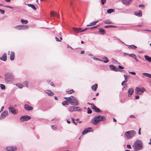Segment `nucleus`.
<instances>
[{"mask_svg":"<svg viewBox=\"0 0 151 151\" xmlns=\"http://www.w3.org/2000/svg\"><path fill=\"white\" fill-rule=\"evenodd\" d=\"M0 12L1 14H4L5 11L3 10L0 9Z\"/></svg>","mask_w":151,"mask_h":151,"instance_id":"obj_55","label":"nucleus"},{"mask_svg":"<svg viewBox=\"0 0 151 151\" xmlns=\"http://www.w3.org/2000/svg\"><path fill=\"white\" fill-rule=\"evenodd\" d=\"M47 82H49L51 86H54V84H53V83L52 82H51L50 80H48Z\"/></svg>","mask_w":151,"mask_h":151,"instance_id":"obj_50","label":"nucleus"},{"mask_svg":"<svg viewBox=\"0 0 151 151\" xmlns=\"http://www.w3.org/2000/svg\"><path fill=\"white\" fill-rule=\"evenodd\" d=\"M129 73L131 74H132V75H136V73L134 72H133V71H132V72H129Z\"/></svg>","mask_w":151,"mask_h":151,"instance_id":"obj_58","label":"nucleus"},{"mask_svg":"<svg viewBox=\"0 0 151 151\" xmlns=\"http://www.w3.org/2000/svg\"><path fill=\"white\" fill-rule=\"evenodd\" d=\"M98 22H99V21H95L94 22H91L90 23V24H89L87 25L86 26H93V25H95L96 24V23H97Z\"/></svg>","mask_w":151,"mask_h":151,"instance_id":"obj_30","label":"nucleus"},{"mask_svg":"<svg viewBox=\"0 0 151 151\" xmlns=\"http://www.w3.org/2000/svg\"><path fill=\"white\" fill-rule=\"evenodd\" d=\"M122 3L125 5H129L132 2V0H122Z\"/></svg>","mask_w":151,"mask_h":151,"instance_id":"obj_14","label":"nucleus"},{"mask_svg":"<svg viewBox=\"0 0 151 151\" xmlns=\"http://www.w3.org/2000/svg\"><path fill=\"white\" fill-rule=\"evenodd\" d=\"M136 134V132L133 130H131L126 132L124 134V135L127 139H131Z\"/></svg>","mask_w":151,"mask_h":151,"instance_id":"obj_4","label":"nucleus"},{"mask_svg":"<svg viewBox=\"0 0 151 151\" xmlns=\"http://www.w3.org/2000/svg\"><path fill=\"white\" fill-rule=\"evenodd\" d=\"M71 119L72 120L73 122V123L75 124L76 125L77 124V123L75 121V119L74 118H72V117L71 118Z\"/></svg>","mask_w":151,"mask_h":151,"instance_id":"obj_54","label":"nucleus"},{"mask_svg":"<svg viewBox=\"0 0 151 151\" xmlns=\"http://www.w3.org/2000/svg\"><path fill=\"white\" fill-rule=\"evenodd\" d=\"M134 92V89L132 88H130L128 90V96L130 97L132 94Z\"/></svg>","mask_w":151,"mask_h":151,"instance_id":"obj_16","label":"nucleus"},{"mask_svg":"<svg viewBox=\"0 0 151 151\" xmlns=\"http://www.w3.org/2000/svg\"><path fill=\"white\" fill-rule=\"evenodd\" d=\"M10 60L11 61L13 60L15 58V53L13 51H11L10 57Z\"/></svg>","mask_w":151,"mask_h":151,"instance_id":"obj_17","label":"nucleus"},{"mask_svg":"<svg viewBox=\"0 0 151 151\" xmlns=\"http://www.w3.org/2000/svg\"><path fill=\"white\" fill-rule=\"evenodd\" d=\"M139 96L138 95H136L135 96V99H139Z\"/></svg>","mask_w":151,"mask_h":151,"instance_id":"obj_64","label":"nucleus"},{"mask_svg":"<svg viewBox=\"0 0 151 151\" xmlns=\"http://www.w3.org/2000/svg\"><path fill=\"white\" fill-rule=\"evenodd\" d=\"M127 80H124V81H122L121 83V85L122 86H123L124 85V83H127Z\"/></svg>","mask_w":151,"mask_h":151,"instance_id":"obj_48","label":"nucleus"},{"mask_svg":"<svg viewBox=\"0 0 151 151\" xmlns=\"http://www.w3.org/2000/svg\"><path fill=\"white\" fill-rule=\"evenodd\" d=\"M134 14L136 16L139 17H141L142 16V13L140 11H139V12H135Z\"/></svg>","mask_w":151,"mask_h":151,"instance_id":"obj_24","label":"nucleus"},{"mask_svg":"<svg viewBox=\"0 0 151 151\" xmlns=\"http://www.w3.org/2000/svg\"><path fill=\"white\" fill-rule=\"evenodd\" d=\"M51 16H55L57 17H59V15L57 13L54 12H51Z\"/></svg>","mask_w":151,"mask_h":151,"instance_id":"obj_28","label":"nucleus"},{"mask_svg":"<svg viewBox=\"0 0 151 151\" xmlns=\"http://www.w3.org/2000/svg\"><path fill=\"white\" fill-rule=\"evenodd\" d=\"M27 5L29 7H31L32 9L35 10H36V8L35 6L33 4H27Z\"/></svg>","mask_w":151,"mask_h":151,"instance_id":"obj_31","label":"nucleus"},{"mask_svg":"<svg viewBox=\"0 0 151 151\" xmlns=\"http://www.w3.org/2000/svg\"><path fill=\"white\" fill-rule=\"evenodd\" d=\"M64 98L66 99V101L70 102L71 100L70 96L69 97H64Z\"/></svg>","mask_w":151,"mask_h":151,"instance_id":"obj_36","label":"nucleus"},{"mask_svg":"<svg viewBox=\"0 0 151 151\" xmlns=\"http://www.w3.org/2000/svg\"><path fill=\"white\" fill-rule=\"evenodd\" d=\"M127 146L128 148L129 149H131L132 148V147L129 144L127 145Z\"/></svg>","mask_w":151,"mask_h":151,"instance_id":"obj_59","label":"nucleus"},{"mask_svg":"<svg viewBox=\"0 0 151 151\" xmlns=\"http://www.w3.org/2000/svg\"><path fill=\"white\" fill-rule=\"evenodd\" d=\"M118 68L119 69V70H121V69H124V68L122 66L119 65H118Z\"/></svg>","mask_w":151,"mask_h":151,"instance_id":"obj_52","label":"nucleus"},{"mask_svg":"<svg viewBox=\"0 0 151 151\" xmlns=\"http://www.w3.org/2000/svg\"><path fill=\"white\" fill-rule=\"evenodd\" d=\"M104 22L105 24H111V22L109 20L107 19L106 20L104 21Z\"/></svg>","mask_w":151,"mask_h":151,"instance_id":"obj_42","label":"nucleus"},{"mask_svg":"<svg viewBox=\"0 0 151 151\" xmlns=\"http://www.w3.org/2000/svg\"><path fill=\"white\" fill-rule=\"evenodd\" d=\"M76 109H78L77 107L71 106L69 108L68 110L70 112H72L76 111Z\"/></svg>","mask_w":151,"mask_h":151,"instance_id":"obj_18","label":"nucleus"},{"mask_svg":"<svg viewBox=\"0 0 151 151\" xmlns=\"http://www.w3.org/2000/svg\"><path fill=\"white\" fill-rule=\"evenodd\" d=\"M99 32L100 34L103 35L105 33V31L104 29L100 28L99 29Z\"/></svg>","mask_w":151,"mask_h":151,"instance_id":"obj_26","label":"nucleus"},{"mask_svg":"<svg viewBox=\"0 0 151 151\" xmlns=\"http://www.w3.org/2000/svg\"><path fill=\"white\" fill-rule=\"evenodd\" d=\"M142 75H143L146 77H147L148 78H151V74H150L149 73H142Z\"/></svg>","mask_w":151,"mask_h":151,"instance_id":"obj_25","label":"nucleus"},{"mask_svg":"<svg viewBox=\"0 0 151 151\" xmlns=\"http://www.w3.org/2000/svg\"><path fill=\"white\" fill-rule=\"evenodd\" d=\"M31 119V117L28 115H26L21 116L20 120L21 122H23L25 121H27Z\"/></svg>","mask_w":151,"mask_h":151,"instance_id":"obj_7","label":"nucleus"},{"mask_svg":"<svg viewBox=\"0 0 151 151\" xmlns=\"http://www.w3.org/2000/svg\"><path fill=\"white\" fill-rule=\"evenodd\" d=\"M109 68L111 70H112L113 71H116V72H117V71L122 72V71H124V70H119V69L118 68H116L115 66H114L112 65H109Z\"/></svg>","mask_w":151,"mask_h":151,"instance_id":"obj_10","label":"nucleus"},{"mask_svg":"<svg viewBox=\"0 0 151 151\" xmlns=\"http://www.w3.org/2000/svg\"><path fill=\"white\" fill-rule=\"evenodd\" d=\"M74 91L72 89V90H70V91H67V92L68 93V94H72L73 92Z\"/></svg>","mask_w":151,"mask_h":151,"instance_id":"obj_46","label":"nucleus"},{"mask_svg":"<svg viewBox=\"0 0 151 151\" xmlns=\"http://www.w3.org/2000/svg\"><path fill=\"white\" fill-rule=\"evenodd\" d=\"M21 22L23 24H26L28 22L27 20H25L23 19H21Z\"/></svg>","mask_w":151,"mask_h":151,"instance_id":"obj_35","label":"nucleus"},{"mask_svg":"<svg viewBox=\"0 0 151 151\" xmlns=\"http://www.w3.org/2000/svg\"><path fill=\"white\" fill-rule=\"evenodd\" d=\"M116 26H114V25H106L104 27L105 28H108L109 27H116Z\"/></svg>","mask_w":151,"mask_h":151,"instance_id":"obj_43","label":"nucleus"},{"mask_svg":"<svg viewBox=\"0 0 151 151\" xmlns=\"http://www.w3.org/2000/svg\"><path fill=\"white\" fill-rule=\"evenodd\" d=\"M9 111L11 112L12 114H17L16 110L14 109L13 107H9Z\"/></svg>","mask_w":151,"mask_h":151,"instance_id":"obj_20","label":"nucleus"},{"mask_svg":"<svg viewBox=\"0 0 151 151\" xmlns=\"http://www.w3.org/2000/svg\"><path fill=\"white\" fill-rule=\"evenodd\" d=\"M5 82L7 84L12 82L14 79L13 75L11 73H6L5 74Z\"/></svg>","mask_w":151,"mask_h":151,"instance_id":"obj_3","label":"nucleus"},{"mask_svg":"<svg viewBox=\"0 0 151 151\" xmlns=\"http://www.w3.org/2000/svg\"><path fill=\"white\" fill-rule=\"evenodd\" d=\"M112 62L114 63H118V62L117 60H115V59H114L113 58L112 59Z\"/></svg>","mask_w":151,"mask_h":151,"instance_id":"obj_53","label":"nucleus"},{"mask_svg":"<svg viewBox=\"0 0 151 151\" xmlns=\"http://www.w3.org/2000/svg\"><path fill=\"white\" fill-rule=\"evenodd\" d=\"M106 118L103 116L99 115L97 116H95L93 118V121H91L92 124L94 125L97 124L100 121H104L106 120Z\"/></svg>","mask_w":151,"mask_h":151,"instance_id":"obj_2","label":"nucleus"},{"mask_svg":"<svg viewBox=\"0 0 151 151\" xmlns=\"http://www.w3.org/2000/svg\"><path fill=\"white\" fill-rule=\"evenodd\" d=\"M92 105L93 106H92V109L94 111L96 112H101V111L99 108H98L97 107H96V106L94 105V104H93Z\"/></svg>","mask_w":151,"mask_h":151,"instance_id":"obj_12","label":"nucleus"},{"mask_svg":"<svg viewBox=\"0 0 151 151\" xmlns=\"http://www.w3.org/2000/svg\"><path fill=\"white\" fill-rule=\"evenodd\" d=\"M124 86L122 88V90H124V88L126 87H127V84H125L124 85Z\"/></svg>","mask_w":151,"mask_h":151,"instance_id":"obj_63","label":"nucleus"},{"mask_svg":"<svg viewBox=\"0 0 151 151\" xmlns=\"http://www.w3.org/2000/svg\"><path fill=\"white\" fill-rule=\"evenodd\" d=\"M124 80H127V79L128 78V77H129V76L127 75H124Z\"/></svg>","mask_w":151,"mask_h":151,"instance_id":"obj_57","label":"nucleus"},{"mask_svg":"<svg viewBox=\"0 0 151 151\" xmlns=\"http://www.w3.org/2000/svg\"><path fill=\"white\" fill-rule=\"evenodd\" d=\"M6 150L8 151H12L11 147H7L6 148Z\"/></svg>","mask_w":151,"mask_h":151,"instance_id":"obj_47","label":"nucleus"},{"mask_svg":"<svg viewBox=\"0 0 151 151\" xmlns=\"http://www.w3.org/2000/svg\"><path fill=\"white\" fill-rule=\"evenodd\" d=\"M70 97L71 98V101H76V102H78L76 99L74 97L72 96Z\"/></svg>","mask_w":151,"mask_h":151,"instance_id":"obj_37","label":"nucleus"},{"mask_svg":"<svg viewBox=\"0 0 151 151\" xmlns=\"http://www.w3.org/2000/svg\"><path fill=\"white\" fill-rule=\"evenodd\" d=\"M55 39H56V40L57 42H61V41L57 37H55Z\"/></svg>","mask_w":151,"mask_h":151,"instance_id":"obj_61","label":"nucleus"},{"mask_svg":"<svg viewBox=\"0 0 151 151\" xmlns=\"http://www.w3.org/2000/svg\"><path fill=\"white\" fill-rule=\"evenodd\" d=\"M77 108H78V109H76V111H81V109L79 107H77Z\"/></svg>","mask_w":151,"mask_h":151,"instance_id":"obj_62","label":"nucleus"},{"mask_svg":"<svg viewBox=\"0 0 151 151\" xmlns=\"http://www.w3.org/2000/svg\"><path fill=\"white\" fill-rule=\"evenodd\" d=\"M4 6L5 7L9 8L11 9H12L13 8V7H11L10 6H9V5H6L5 6Z\"/></svg>","mask_w":151,"mask_h":151,"instance_id":"obj_51","label":"nucleus"},{"mask_svg":"<svg viewBox=\"0 0 151 151\" xmlns=\"http://www.w3.org/2000/svg\"><path fill=\"white\" fill-rule=\"evenodd\" d=\"M91 129L92 128L91 127H88L85 129L82 132V134H85L88 132H91Z\"/></svg>","mask_w":151,"mask_h":151,"instance_id":"obj_13","label":"nucleus"},{"mask_svg":"<svg viewBox=\"0 0 151 151\" xmlns=\"http://www.w3.org/2000/svg\"><path fill=\"white\" fill-rule=\"evenodd\" d=\"M0 87L3 90H4L5 89V86L4 85L2 84H0Z\"/></svg>","mask_w":151,"mask_h":151,"instance_id":"obj_45","label":"nucleus"},{"mask_svg":"<svg viewBox=\"0 0 151 151\" xmlns=\"http://www.w3.org/2000/svg\"><path fill=\"white\" fill-rule=\"evenodd\" d=\"M99 26V25H97L95 26L91 27L89 28V29H93L96 28L98 27Z\"/></svg>","mask_w":151,"mask_h":151,"instance_id":"obj_49","label":"nucleus"},{"mask_svg":"<svg viewBox=\"0 0 151 151\" xmlns=\"http://www.w3.org/2000/svg\"><path fill=\"white\" fill-rule=\"evenodd\" d=\"M101 4H104L106 2V0H101Z\"/></svg>","mask_w":151,"mask_h":151,"instance_id":"obj_56","label":"nucleus"},{"mask_svg":"<svg viewBox=\"0 0 151 151\" xmlns=\"http://www.w3.org/2000/svg\"><path fill=\"white\" fill-rule=\"evenodd\" d=\"M69 102L70 104L72 105L77 106L78 104V102H76V101H72L70 100Z\"/></svg>","mask_w":151,"mask_h":151,"instance_id":"obj_27","label":"nucleus"},{"mask_svg":"<svg viewBox=\"0 0 151 151\" xmlns=\"http://www.w3.org/2000/svg\"><path fill=\"white\" fill-rule=\"evenodd\" d=\"M128 56L134 59H135V58H136V55L135 54L132 53L129 54Z\"/></svg>","mask_w":151,"mask_h":151,"instance_id":"obj_34","label":"nucleus"},{"mask_svg":"<svg viewBox=\"0 0 151 151\" xmlns=\"http://www.w3.org/2000/svg\"><path fill=\"white\" fill-rule=\"evenodd\" d=\"M146 91L145 89L144 88H140V92L141 93H143L144 92H145Z\"/></svg>","mask_w":151,"mask_h":151,"instance_id":"obj_40","label":"nucleus"},{"mask_svg":"<svg viewBox=\"0 0 151 151\" xmlns=\"http://www.w3.org/2000/svg\"><path fill=\"white\" fill-rule=\"evenodd\" d=\"M8 115V111H4L1 114L0 117V119L2 120L4 119Z\"/></svg>","mask_w":151,"mask_h":151,"instance_id":"obj_9","label":"nucleus"},{"mask_svg":"<svg viewBox=\"0 0 151 151\" xmlns=\"http://www.w3.org/2000/svg\"><path fill=\"white\" fill-rule=\"evenodd\" d=\"M98 87V84L96 83L95 84L93 85H92L91 87V88L94 91H96Z\"/></svg>","mask_w":151,"mask_h":151,"instance_id":"obj_22","label":"nucleus"},{"mask_svg":"<svg viewBox=\"0 0 151 151\" xmlns=\"http://www.w3.org/2000/svg\"><path fill=\"white\" fill-rule=\"evenodd\" d=\"M24 107L26 110L28 111H29L33 109V107H32L30 106L28 104H24Z\"/></svg>","mask_w":151,"mask_h":151,"instance_id":"obj_11","label":"nucleus"},{"mask_svg":"<svg viewBox=\"0 0 151 151\" xmlns=\"http://www.w3.org/2000/svg\"><path fill=\"white\" fill-rule=\"evenodd\" d=\"M114 12V10L112 9H109L107 10V12L108 14H110Z\"/></svg>","mask_w":151,"mask_h":151,"instance_id":"obj_33","label":"nucleus"},{"mask_svg":"<svg viewBox=\"0 0 151 151\" xmlns=\"http://www.w3.org/2000/svg\"><path fill=\"white\" fill-rule=\"evenodd\" d=\"M87 112L88 114H91L92 112V110L90 109L89 107L87 108Z\"/></svg>","mask_w":151,"mask_h":151,"instance_id":"obj_41","label":"nucleus"},{"mask_svg":"<svg viewBox=\"0 0 151 151\" xmlns=\"http://www.w3.org/2000/svg\"><path fill=\"white\" fill-rule=\"evenodd\" d=\"M14 28L17 30H21L27 29L29 27L28 26L26 25H19L16 26Z\"/></svg>","mask_w":151,"mask_h":151,"instance_id":"obj_5","label":"nucleus"},{"mask_svg":"<svg viewBox=\"0 0 151 151\" xmlns=\"http://www.w3.org/2000/svg\"><path fill=\"white\" fill-rule=\"evenodd\" d=\"M23 84H24L25 86L27 88L28 87V81H25L23 82Z\"/></svg>","mask_w":151,"mask_h":151,"instance_id":"obj_38","label":"nucleus"},{"mask_svg":"<svg viewBox=\"0 0 151 151\" xmlns=\"http://www.w3.org/2000/svg\"><path fill=\"white\" fill-rule=\"evenodd\" d=\"M135 93L136 94L140 95L141 93L140 92V88L139 87H137L135 90Z\"/></svg>","mask_w":151,"mask_h":151,"instance_id":"obj_21","label":"nucleus"},{"mask_svg":"<svg viewBox=\"0 0 151 151\" xmlns=\"http://www.w3.org/2000/svg\"><path fill=\"white\" fill-rule=\"evenodd\" d=\"M88 29H89V28H86L83 29H82L81 28H76L73 27V29L76 33H78L81 32L85 31Z\"/></svg>","mask_w":151,"mask_h":151,"instance_id":"obj_6","label":"nucleus"},{"mask_svg":"<svg viewBox=\"0 0 151 151\" xmlns=\"http://www.w3.org/2000/svg\"><path fill=\"white\" fill-rule=\"evenodd\" d=\"M16 86L20 88H22L23 87V85L22 84L18 83L16 84Z\"/></svg>","mask_w":151,"mask_h":151,"instance_id":"obj_39","label":"nucleus"},{"mask_svg":"<svg viewBox=\"0 0 151 151\" xmlns=\"http://www.w3.org/2000/svg\"><path fill=\"white\" fill-rule=\"evenodd\" d=\"M0 60L4 61L7 60V54L6 53H4L2 56L0 58Z\"/></svg>","mask_w":151,"mask_h":151,"instance_id":"obj_15","label":"nucleus"},{"mask_svg":"<svg viewBox=\"0 0 151 151\" xmlns=\"http://www.w3.org/2000/svg\"><path fill=\"white\" fill-rule=\"evenodd\" d=\"M93 58L94 60H96L97 61L103 62H104V63H107L109 61V60L108 58L106 57L105 56L104 57L102 58V59H103V60L105 59V60H101L99 58Z\"/></svg>","mask_w":151,"mask_h":151,"instance_id":"obj_8","label":"nucleus"},{"mask_svg":"<svg viewBox=\"0 0 151 151\" xmlns=\"http://www.w3.org/2000/svg\"><path fill=\"white\" fill-rule=\"evenodd\" d=\"M145 59L148 61V62H151V58L147 55H145L144 56Z\"/></svg>","mask_w":151,"mask_h":151,"instance_id":"obj_29","label":"nucleus"},{"mask_svg":"<svg viewBox=\"0 0 151 151\" xmlns=\"http://www.w3.org/2000/svg\"><path fill=\"white\" fill-rule=\"evenodd\" d=\"M139 6L140 7L144 8L145 7V5L143 4H140L139 5Z\"/></svg>","mask_w":151,"mask_h":151,"instance_id":"obj_60","label":"nucleus"},{"mask_svg":"<svg viewBox=\"0 0 151 151\" xmlns=\"http://www.w3.org/2000/svg\"><path fill=\"white\" fill-rule=\"evenodd\" d=\"M45 92L49 96H51L54 94V93L50 90H47Z\"/></svg>","mask_w":151,"mask_h":151,"instance_id":"obj_19","label":"nucleus"},{"mask_svg":"<svg viewBox=\"0 0 151 151\" xmlns=\"http://www.w3.org/2000/svg\"><path fill=\"white\" fill-rule=\"evenodd\" d=\"M11 148L12 151H15L17 149V148L16 146H12L11 147Z\"/></svg>","mask_w":151,"mask_h":151,"instance_id":"obj_44","label":"nucleus"},{"mask_svg":"<svg viewBox=\"0 0 151 151\" xmlns=\"http://www.w3.org/2000/svg\"><path fill=\"white\" fill-rule=\"evenodd\" d=\"M128 46V48L129 49H135L137 48V47L134 45H127Z\"/></svg>","mask_w":151,"mask_h":151,"instance_id":"obj_23","label":"nucleus"},{"mask_svg":"<svg viewBox=\"0 0 151 151\" xmlns=\"http://www.w3.org/2000/svg\"><path fill=\"white\" fill-rule=\"evenodd\" d=\"M132 147L134 151L142 150L143 149V143L142 141L140 140H137L134 142Z\"/></svg>","mask_w":151,"mask_h":151,"instance_id":"obj_1","label":"nucleus"},{"mask_svg":"<svg viewBox=\"0 0 151 151\" xmlns=\"http://www.w3.org/2000/svg\"><path fill=\"white\" fill-rule=\"evenodd\" d=\"M69 104V102L66 100L62 102V104L64 106L65 105H68Z\"/></svg>","mask_w":151,"mask_h":151,"instance_id":"obj_32","label":"nucleus"}]
</instances>
